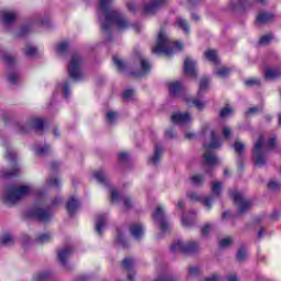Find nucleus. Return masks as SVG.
I'll use <instances>...</instances> for the list:
<instances>
[{
  "mask_svg": "<svg viewBox=\"0 0 281 281\" xmlns=\"http://www.w3.org/2000/svg\"><path fill=\"white\" fill-rule=\"evenodd\" d=\"M181 49H183V44L181 42H172L164 30L158 33L156 44L151 47L153 54H165V56H172L175 50L181 52Z\"/></svg>",
  "mask_w": 281,
  "mask_h": 281,
  "instance_id": "obj_2",
  "label": "nucleus"
},
{
  "mask_svg": "<svg viewBox=\"0 0 281 281\" xmlns=\"http://www.w3.org/2000/svg\"><path fill=\"white\" fill-rule=\"evenodd\" d=\"M171 122L173 124H178V126H186V124H190L192 122V116L190 113H176L171 115Z\"/></svg>",
  "mask_w": 281,
  "mask_h": 281,
  "instance_id": "obj_16",
  "label": "nucleus"
},
{
  "mask_svg": "<svg viewBox=\"0 0 281 281\" xmlns=\"http://www.w3.org/2000/svg\"><path fill=\"white\" fill-rule=\"evenodd\" d=\"M181 223H182L183 227H192V225H194V217L183 215L181 218Z\"/></svg>",
  "mask_w": 281,
  "mask_h": 281,
  "instance_id": "obj_46",
  "label": "nucleus"
},
{
  "mask_svg": "<svg viewBox=\"0 0 281 281\" xmlns=\"http://www.w3.org/2000/svg\"><path fill=\"white\" fill-rule=\"evenodd\" d=\"M68 74L71 80L78 81L85 78V72H82V57L78 53H75L70 58L68 65Z\"/></svg>",
  "mask_w": 281,
  "mask_h": 281,
  "instance_id": "obj_8",
  "label": "nucleus"
},
{
  "mask_svg": "<svg viewBox=\"0 0 281 281\" xmlns=\"http://www.w3.org/2000/svg\"><path fill=\"white\" fill-rule=\"evenodd\" d=\"M130 232L133 238L140 240L144 237V225L134 223L130 226Z\"/></svg>",
  "mask_w": 281,
  "mask_h": 281,
  "instance_id": "obj_22",
  "label": "nucleus"
},
{
  "mask_svg": "<svg viewBox=\"0 0 281 281\" xmlns=\"http://www.w3.org/2000/svg\"><path fill=\"white\" fill-rule=\"evenodd\" d=\"M153 220L155 221V223H158V225H160V231L162 233H166L168 232V229H170V224L168 223V221H166V212L164 210V206H157L156 211L153 214Z\"/></svg>",
  "mask_w": 281,
  "mask_h": 281,
  "instance_id": "obj_12",
  "label": "nucleus"
},
{
  "mask_svg": "<svg viewBox=\"0 0 281 281\" xmlns=\"http://www.w3.org/2000/svg\"><path fill=\"white\" fill-rule=\"evenodd\" d=\"M229 195L235 201V205L238 207V214H245V212H248L251 209L252 202L251 200L245 198L243 193L239 192H231Z\"/></svg>",
  "mask_w": 281,
  "mask_h": 281,
  "instance_id": "obj_9",
  "label": "nucleus"
},
{
  "mask_svg": "<svg viewBox=\"0 0 281 281\" xmlns=\"http://www.w3.org/2000/svg\"><path fill=\"white\" fill-rule=\"evenodd\" d=\"M183 91V86L181 82L175 81L169 85V92L171 95H179Z\"/></svg>",
  "mask_w": 281,
  "mask_h": 281,
  "instance_id": "obj_32",
  "label": "nucleus"
},
{
  "mask_svg": "<svg viewBox=\"0 0 281 281\" xmlns=\"http://www.w3.org/2000/svg\"><path fill=\"white\" fill-rule=\"evenodd\" d=\"M120 199V193L117 192V190L112 189L111 190V201L112 203H116V201H119Z\"/></svg>",
  "mask_w": 281,
  "mask_h": 281,
  "instance_id": "obj_60",
  "label": "nucleus"
},
{
  "mask_svg": "<svg viewBox=\"0 0 281 281\" xmlns=\"http://www.w3.org/2000/svg\"><path fill=\"white\" fill-rule=\"evenodd\" d=\"M212 229V224L206 223L204 226L201 227V234L203 236H207Z\"/></svg>",
  "mask_w": 281,
  "mask_h": 281,
  "instance_id": "obj_56",
  "label": "nucleus"
},
{
  "mask_svg": "<svg viewBox=\"0 0 281 281\" xmlns=\"http://www.w3.org/2000/svg\"><path fill=\"white\" fill-rule=\"evenodd\" d=\"M113 60H114L115 67H117V70L124 71V67H125L124 61H122V59H120L117 57H114Z\"/></svg>",
  "mask_w": 281,
  "mask_h": 281,
  "instance_id": "obj_53",
  "label": "nucleus"
},
{
  "mask_svg": "<svg viewBox=\"0 0 281 281\" xmlns=\"http://www.w3.org/2000/svg\"><path fill=\"white\" fill-rule=\"evenodd\" d=\"M204 56L210 63H213V65H218V54L214 49H209L204 53Z\"/></svg>",
  "mask_w": 281,
  "mask_h": 281,
  "instance_id": "obj_34",
  "label": "nucleus"
},
{
  "mask_svg": "<svg viewBox=\"0 0 281 281\" xmlns=\"http://www.w3.org/2000/svg\"><path fill=\"white\" fill-rule=\"evenodd\" d=\"M22 52L27 58H36V56H38V49L30 44L22 48Z\"/></svg>",
  "mask_w": 281,
  "mask_h": 281,
  "instance_id": "obj_31",
  "label": "nucleus"
},
{
  "mask_svg": "<svg viewBox=\"0 0 281 281\" xmlns=\"http://www.w3.org/2000/svg\"><path fill=\"white\" fill-rule=\"evenodd\" d=\"M45 122L43 119L32 117L26 122L25 126L18 125V133H30V131H43Z\"/></svg>",
  "mask_w": 281,
  "mask_h": 281,
  "instance_id": "obj_10",
  "label": "nucleus"
},
{
  "mask_svg": "<svg viewBox=\"0 0 281 281\" xmlns=\"http://www.w3.org/2000/svg\"><path fill=\"white\" fill-rule=\"evenodd\" d=\"M222 135L225 139H231L232 138V128H229L228 126H224L222 128Z\"/></svg>",
  "mask_w": 281,
  "mask_h": 281,
  "instance_id": "obj_54",
  "label": "nucleus"
},
{
  "mask_svg": "<svg viewBox=\"0 0 281 281\" xmlns=\"http://www.w3.org/2000/svg\"><path fill=\"white\" fill-rule=\"evenodd\" d=\"M32 192V187L30 186H22V187H14L9 190L8 193L4 195V203L7 205H13L21 199H25Z\"/></svg>",
  "mask_w": 281,
  "mask_h": 281,
  "instance_id": "obj_7",
  "label": "nucleus"
},
{
  "mask_svg": "<svg viewBox=\"0 0 281 281\" xmlns=\"http://www.w3.org/2000/svg\"><path fill=\"white\" fill-rule=\"evenodd\" d=\"M72 254H74V249H71V247H66L58 250L57 257L59 262L63 265V267H67V260L71 258Z\"/></svg>",
  "mask_w": 281,
  "mask_h": 281,
  "instance_id": "obj_19",
  "label": "nucleus"
},
{
  "mask_svg": "<svg viewBox=\"0 0 281 281\" xmlns=\"http://www.w3.org/2000/svg\"><path fill=\"white\" fill-rule=\"evenodd\" d=\"M207 89H210V79L204 77L200 80V86H199V90H198L199 98H201V95L203 93H205V91H207Z\"/></svg>",
  "mask_w": 281,
  "mask_h": 281,
  "instance_id": "obj_33",
  "label": "nucleus"
},
{
  "mask_svg": "<svg viewBox=\"0 0 281 281\" xmlns=\"http://www.w3.org/2000/svg\"><path fill=\"white\" fill-rule=\"evenodd\" d=\"M263 144L265 136L260 135L254 147V161L256 166H259V168L267 164V155H269L270 150L276 149V144H278V139L276 137L268 139L266 149L262 147Z\"/></svg>",
  "mask_w": 281,
  "mask_h": 281,
  "instance_id": "obj_3",
  "label": "nucleus"
},
{
  "mask_svg": "<svg viewBox=\"0 0 281 281\" xmlns=\"http://www.w3.org/2000/svg\"><path fill=\"white\" fill-rule=\"evenodd\" d=\"M187 104H194L199 111H203L205 109V102L201 101L200 99H184Z\"/></svg>",
  "mask_w": 281,
  "mask_h": 281,
  "instance_id": "obj_37",
  "label": "nucleus"
},
{
  "mask_svg": "<svg viewBox=\"0 0 281 281\" xmlns=\"http://www.w3.org/2000/svg\"><path fill=\"white\" fill-rule=\"evenodd\" d=\"M138 61L140 63V71H138L136 76H148V74H150V61L140 55H138Z\"/></svg>",
  "mask_w": 281,
  "mask_h": 281,
  "instance_id": "obj_23",
  "label": "nucleus"
},
{
  "mask_svg": "<svg viewBox=\"0 0 281 281\" xmlns=\"http://www.w3.org/2000/svg\"><path fill=\"white\" fill-rule=\"evenodd\" d=\"M2 61L9 67L7 75L9 85H19L21 82V71H19V60L11 53L2 54Z\"/></svg>",
  "mask_w": 281,
  "mask_h": 281,
  "instance_id": "obj_5",
  "label": "nucleus"
},
{
  "mask_svg": "<svg viewBox=\"0 0 281 281\" xmlns=\"http://www.w3.org/2000/svg\"><path fill=\"white\" fill-rule=\"evenodd\" d=\"M276 15L273 13L269 12H261L256 18V24L257 25H267V23H271L274 21Z\"/></svg>",
  "mask_w": 281,
  "mask_h": 281,
  "instance_id": "obj_21",
  "label": "nucleus"
},
{
  "mask_svg": "<svg viewBox=\"0 0 281 281\" xmlns=\"http://www.w3.org/2000/svg\"><path fill=\"white\" fill-rule=\"evenodd\" d=\"M232 113H234V110H232V106L226 105L224 109H222L220 111V117L225 120V117H229V115H232Z\"/></svg>",
  "mask_w": 281,
  "mask_h": 281,
  "instance_id": "obj_47",
  "label": "nucleus"
},
{
  "mask_svg": "<svg viewBox=\"0 0 281 281\" xmlns=\"http://www.w3.org/2000/svg\"><path fill=\"white\" fill-rule=\"evenodd\" d=\"M238 262H244L245 258H247V252L244 248H239L236 256Z\"/></svg>",
  "mask_w": 281,
  "mask_h": 281,
  "instance_id": "obj_51",
  "label": "nucleus"
},
{
  "mask_svg": "<svg viewBox=\"0 0 281 281\" xmlns=\"http://www.w3.org/2000/svg\"><path fill=\"white\" fill-rule=\"evenodd\" d=\"M14 245V237L12 234L4 232L1 236V247H12Z\"/></svg>",
  "mask_w": 281,
  "mask_h": 281,
  "instance_id": "obj_29",
  "label": "nucleus"
},
{
  "mask_svg": "<svg viewBox=\"0 0 281 281\" xmlns=\"http://www.w3.org/2000/svg\"><path fill=\"white\" fill-rule=\"evenodd\" d=\"M133 207V201L131 198H125L124 199V210H131Z\"/></svg>",
  "mask_w": 281,
  "mask_h": 281,
  "instance_id": "obj_62",
  "label": "nucleus"
},
{
  "mask_svg": "<svg viewBox=\"0 0 281 281\" xmlns=\"http://www.w3.org/2000/svg\"><path fill=\"white\" fill-rule=\"evenodd\" d=\"M246 87H260V80L256 78H250L245 81Z\"/></svg>",
  "mask_w": 281,
  "mask_h": 281,
  "instance_id": "obj_50",
  "label": "nucleus"
},
{
  "mask_svg": "<svg viewBox=\"0 0 281 281\" xmlns=\"http://www.w3.org/2000/svg\"><path fill=\"white\" fill-rule=\"evenodd\" d=\"M188 273H189V278H196V276H199V268L198 267H189Z\"/></svg>",
  "mask_w": 281,
  "mask_h": 281,
  "instance_id": "obj_55",
  "label": "nucleus"
},
{
  "mask_svg": "<svg viewBox=\"0 0 281 281\" xmlns=\"http://www.w3.org/2000/svg\"><path fill=\"white\" fill-rule=\"evenodd\" d=\"M171 251H178L179 254H186L187 256H194V254H199V251H201V244L194 240H177L172 244Z\"/></svg>",
  "mask_w": 281,
  "mask_h": 281,
  "instance_id": "obj_6",
  "label": "nucleus"
},
{
  "mask_svg": "<svg viewBox=\"0 0 281 281\" xmlns=\"http://www.w3.org/2000/svg\"><path fill=\"white\" fill-rule=\"evenodd\" d=\"M221 148V142L216 137L214 131L211 132V143L206 146L205 153L203 155V167L205 172H210V168H216L221 166V159L214 155V149Z\"/></svg>",
  "mask_w": 281,
  "mask_h": 281,
  "instance_id": "obj_4",
  "label": "nucleus"
},
{
  "mask_svg": "<svg viewBox=\"0 0 281 281\" xmlns=\"http://www.w3.org/2000/svg\"><path fill=\"white\" fill-rule=\"evenodd\" d=\"M58 91H61L64 93L65 98H69L71 95V91L69 90V80H65L57 86Z\"/></svg>",
  "mask_w": 281,
  "mask_h": 281,
  "instance_id": "obj_36",
  "label": "nucleus"
},
{
  "mask_svg": "<svg viewBox=\"0 0 281 281\" xmlns=\"http://www.w3.org/2000/svg\"><path fill=\"white\" fill-rule=\"evenodd\" d=\"M97 15L101 25L102 36L108 43L113 41V27H116L119 32H124L131 27V22H128L124 13L113 7V0H99Z\"/></svg>",
  "mask_w": 281,
  "mask_h": 281,
  "instance_id": "obj_1",
  "label": "nucleus"
},
{
  "mask_svg": "<svg viewBox=\"0 0 281 281\" xmlns=\"http://www.w3.org/2000/svg\"><path fill=\"white\" fill-rule=\"evenodd\" d=\"M188 196L191 201H201V195H199L196 192H190L188 193Z\"/></svg>",
  "mask_w": 281,
  "mask_h": 281,
  "instance_id": "obj_63",
  "label": "nucleus"
},
{
  "mask_svg": "<svg viewBox=\"0 0 281 281\" xmlns=\"http://www.w3.org/2000/svg\"><path fill=\"white\" fill-rule=\"evenodd\" d=\"M270 41H271V34H267L260 38L259 44L269 45Z\"/></svg>",
  "mask_w": 281,
  "mask_h": 281,
  "instance_id": "obj_59",
  "label": "nucleus"
},
{
  "mask_svg": "<svg viewBox=\"0 0 281 281\" xmlns=\"http://www.w3.org/2000/svg\"><path fill=\"white\" fill-rule=\"evenodd\" d=\"M259 113H262V106L261 105H255L252 108H249L245 112L246 117H251V115H258Z\"/></svg>",
  "mask_w": 281,
  "mask_h": 281,
  "instance_id": "obj_38",
  "label": "nucleus"
},
{
  "mask_svg": "<svg viewBox=\"0 0 281 281\" xmlns=\"http://www.w3.org/2000/svg\"><path fill=\"white\" fill-rule=\"evenodd\" d=\"M265 77L268 78L269 80H276V78H281V69L276 70L273 68H268L265 71Z\"/></svg>",
  "mask_w": 281,
  "mask_h": 281,
  "instance_id": "obj_35",
  "label": "nucleus"
},
{
  "mask_svg": "<svg viewBox=\"0 0 281 281\" xmlns=\"http://www.w3.org/2000/svg\"><path fill=\"white\" fill-rule=\"evenodd\" d=\"M29 216L31 218H36L42 223H47V221H52L53 215L49 211H45L38 206H35L31 211H29Z\"/></svg>",
  "mask_w": 281,
  "mask_h": 281,
  "instance_id": "obj_13",
  "label": "nucleus"
},
{
  "mask_svg": "<svg viewBox=\"0 0 281 281\" xmlns=\"http://www.w3.org/2000/svg\"><path fill=\"white\" fill-rule=\"evenodd\" d=\"M133 95H135V91L132 89L125 90L123 92V100H131V98H133Z\"/></svg>",
  "mask_w": 281,
  "mask_h": 281,
  "instance_id": "obj_58",
  "label": "nucleus"
},
{
  "mask_svg": "<svg viewBox=\"0 0 281 281\" xmlns=\"http://www.w3.org/2000/svg\"><path fill=\"white\" fill-rule=\"evenodd\" d=\"M33 150L37 157H46V155H49L52 153V148H49V145H45L43 147H38V145H34Z\"/></svg>",
  "mask_w": 281,
  "mask_h": 281,
  "instance_id": "obj_30",
  "label": "nucleus"
},
{
  "mask_svg": "<svg viewBox=\"0 0 281 281\" xmlns=\"http://www.w3.org/2000/svg\"><path fill=\"white\" fill-rule=\"evenodd\" d=\"M19 19V15L14 11H2V24L8 30L10 25H13L14 21Z\"/></svg>",
  "mask_w": 281,
  "mask_h": 281,
  "instance_id": "obj_17",
  "label": "nucleus"
},
{
  "mask_svg": "<svg viewBox=\"0 0 281 281\" xmlns=\"http://www.w3.org/2000/svg\"><path fill=\"white\" fill-rule=\"evenodd\" d=\"M184 74L194 78L196 76V63L192 58L187 57L184 60Z\"/></svg>",
  "mask_w": 281,
  "mask_h": 281,
  "instance_id": "obj_20",
  "label": "nucleus"
},
{
  "mask_svg": "<svg viewBox=\"0 0 281 281\" xmlns=\"http://www.w3.org/2000/svg\"><path fill=\"white\" fill-rule=\"evenodd\" d=\"M165 5H168V0H149L144 7V12L145 14H155L157 10L165 8Z\"/></svg>",
  "mask_w": 281,
  "mask_h": 281,
  "instance_id": "obj_15",
  "label": "nucleus"
},
{
  "mask_svg": "<svg viewBox=\"0 0 281 281\" xmlns=\"http://www.w3.org/2000/svg\"><path fill=\"white\" fill-rule=\"evenodd\" d=\"M46 183L47 186H52L53 188H60V179L58 178L48 179Z\"/></svg>",
  "mask_w": 281,
  "mask_h": 281,
  "instance_id": "obj_52",
  "label": "nucleus"
},
{
  "mask_svg": "<svg viewBox=\"0 0 281 281\" xmlns=\"http://www.w3.org/2000/svg\"><path fill=\"white\" fill-rule=\"evenodd\" d=\"M268 188L269 190H280V183L276 180H271L269 183H268Z\"/></svg>",
  "mask_w": 281,
  "mask_h": 281,
  "instance_id": "obj_57",
  "label": "nucleus"
},
{
  "mask_svg": "<svg viewBox=\"0 0 281 281\" xmlns=\"http://www.w3.org/2000/svg\"><path fill=\"white\" fill-rule=\"evenodd\" d=\"M164 155V147L161 145H156L154 148V155L149 157L148 165L157 166L161 161V156Z\"/></svg>",
  "mask_w": 281,
  "mask_h": 281,
  "instance_id": "obj_18",
  "label": "nucleus"
},
{
  "mask_svg": "<svg viewBox=\"0 0 281 281\" xmlns=\"http://www.w3.org/2000/svg\"><path fill=\"white\" fill-rule=\"evenodd\" d=\"M105 117L110 124H113L117 120V112L108 111Z\"/></svg>",
  "mask_w": 281,
  "mask_h": 281,
  "instance_id": "obj_49",
  "label": "nucleus"
},
{
  "mask_svg": "<svg viewBox=\"0 0 281 281\" xmlns=\"http://www.w3.org/2000/svg\"><path fill=\"white\" fill-rule=\"evenodd\" d=\"M234 149L239 157H243V150H245V144L240 140H235Z\"/></svg>",
  "mask_w": 281,
  "mask_h": 281,
  "instance_id": "obj_45",
  "label": "nucleus"
},
{
  "mask_svg": "<svg viewBox=\"0 0 281 281\" xmlns=\"http://www.w3.org/2000/svg\"><path fill=\"white\" fill-rule=\"evenodd\" d=\"M52 278V273L45 271V272H38L33 276L32 281H45L49 280Z\"/></svg>",
  "mask_w": 281,
  "mask_h": 281,
  "instance_id": "obj_39",
  "label": "nucleus"
},
{
  "mask_svg": "<svg viewBox=\"0 0 281 281\" xmlns=\"http://www.w3.org/2000/svg\"><path fill=\"white\" fill-rule=\"evenodd\" d=\"M122 265L126 271H131L135 267V260L133 258H125Z\"/></svg>",
  "mask_w": 281,
  "mask_h": 281,
  "instance_id": "obj_48",
  "label": "nucleus"
},
{
  "mask_svg": "<svg viewBox=\"0 0 281 281\" xmlns=\"http://www.w3.org/2000/svg\"><path fill=\"white\" fill-rule=\"evenodd\" d=\"M106 227V215L101 214L97 216L95 232L99 236H102V231Z\"/></svg>",
  "mask_w": 281,
  "mask_h": 281,
  "instance_id": "obj_25",
  "label": "nucleus"
},
{
  "mask_svg": "<svg viewBox=\"0 0 281 281\" xmlns=\"http://www.w3.org/2000/svg\"><path fill=\"white\" fill-rule=\"evenodd\" d=\"M69 52V41L65 40L56 44V54L58 56H67Z\"/></svg>",
  "mask_w": 281,
  "mask_h": 281,
  "instance_id": "obj_26",
  "label": "nucleus"
},
{
  "mask_svg": "<svg viewBox=\"0 0 281 281\" xmlns=\"http://www.w3.org/2000/svg\"><path fill=\"white\" fill-rule=\"evenodd\" d=\"M234 245V238L232 237H226V238H223L221 241H220V247L222 249H228V247H232Z\"/></svg>",
  "mask_w": 281,
  "mask_h": 281,
  "instance_id": "obj_44",
  "label": "nucleus"
},
{
  "mask_svg": "<svg viewBox=\"0 0 281 281\" xmlns=\"http://www.w3.org/2000/svg\"><path fill=\"white\" fill-rule=\"evenodd\" d=\"M176 26L179 27V30H182L184 34H190V23H188V20L177 16L176 18Z\"/></svg>",
  "mask_w": 281,
  "mask_h": 281,
  "instance_id": "obj_27",
  "label": "nucleus"
},
{
  "mask_svg": "<svg viewBox=\"0 0 281 281\" xmlns=\"http://www.w3.org/2000/svg\"><path fill=\"white\" fill-rule=\"evenodd\" d=\"M4 157L10 161L12 165V169L10 171H4L2 173V177L10 178V177H16L21 169L16 166V151L14 149H7Z\"/></svg>",
  "mask_w": 281,
  "mask_h": 281,
  "instance_id": "obj_11",
  "label": "nucleus"
},
{
  "mask_svg": "<svg viewBox=\"0 0 281 281\" xmlns=\"http://www.w3.org/2000/svg\"><path fill=\"white\" fill-rule=\"evenodd\" d=\"M93 177L98 181V183H101V186L109 184V176L106 175V171H104V169H99L94 171Z\"/></svg>",
  "mask_w": 281,
  "mask_h": 281,
  "instance_id": "obj_24",
  "label": "nucleus"
},
{
  "mask_svg": "<svg viewBox=\"0 0 281 281\" xmlns=\"http://www.w3.org/2000/svg\"><path fill=\"white\" fill-rule=\"evenodd\" d=\"M221 190H223V182L217 181L212 183L211 192L213 195L204 200L206 210H212V201H214V196H221Z\"/></svg>",
  "mask_w": 281,
  "mask_h": 281,
  "instance_id": "obj_14",
  "label": "nucleus"
},
{
  "mask_svg": "<svg viewBox=\"0 0 281 281\" xmlns=\"http://www.w3.org/2000/svg\"><path fill=\"white\" fill-rule=\"evenodd\" d=\"M190 181L193 186H203V182L205 181V176L194 175L191 177Z\"/></svg>",
  "mask_w": 281,
  "mask_h": 281,
  "instance_id": "obj_42",
  "label": "nucleus"
},
{
  "mask_svg": "<svg viewBox=\"0 0 281 281\" xmlns=\"http://www.w3.org/2000/svg\"><path fill=\"white\" fill-rule=\"evenodd\" d=\"M215 74L216 76H218V78H227V75L232 74V69L222 66L215 70Z\"/></svg>",
  "mask_w": 281,
  "mask_h": 281,
  "instance_id": "obj_40",
  "label": "nucleus"
},
{
  "mask_svg": "<svg viewBox=\"0 0 281 281\" xmlns=\"http://www.w3.org/2000/svg\"><path fill=\"white\" fill-rule=\"evenodd\" d=\"M66 207H67L68 214H70V216H74L78 207H80V201L76 200V198H70L69 201L67 202Z\"/></svg>",
  "mask_w": 281,
  "mask_h": 281,
  "instance_id": "obj_28",
  "label": "nucleus"
},
{
  "mask_svg": "<svg viewBox=\"0 0 281 281\" xmlns=\"http://www.w3.org/2000/svg\"><path fill=\"white\" fill-rule=\"evenodd\" d=\"M35 240L40 244V245H45V243H49V240H52V234L49 233H45L42 235H38Z\"/></svg>",
  "mask_w": 281,
  "mask_h": 281,
  "instance_id": "obj_41",
  "label": "nucleus"
},
{
  "mask_svg": "<svg viewBox=\"0 0 281 281\" xmlns=\"http://www.w3.org/2000/svg\"><path fill=\"white\" fill-rule=\"evenodd\" d=\"M127 10H130V12H135L137 10V4H135L134 1L127 2Z\"/></svg>",
  "mask_w": 281,
  "mask_h": 281,
  "instance_id": "obj_64",
  "label": "nucleus"
},
{
  "mask_svg": "<svg viewBox=\"0 0 281 281\" xmlns=\"http://www.w3.org/2000/svg\"><path fill=\"white\" fill-rule=\"evenodd\" d=\"M127 160H128V153L122 151L119 154V161L124 164V161H127Z\"/></svg>",
  "mask_w": 281,
  "mask_h": 281,
  "instance_id": "obj_61",
  "label": "nucleus"
},
{
  "mask_svg": "<svg viewBox=\"0 0 281 281\" xmlns=\"http://www.w3.org/2000/svg\"><path fill=\"white\" fill-rule=\"evenodd\" d=\"M31 29L30 25H25L20 27L16 32H15V36H18V38H23V36H27V34H30Z\"/></svg>",
  "mask_w": 281,
  "mask_h": 281,
  "instance_id": "obj_43",
  "label": "nucleus"
}]
</instances>
